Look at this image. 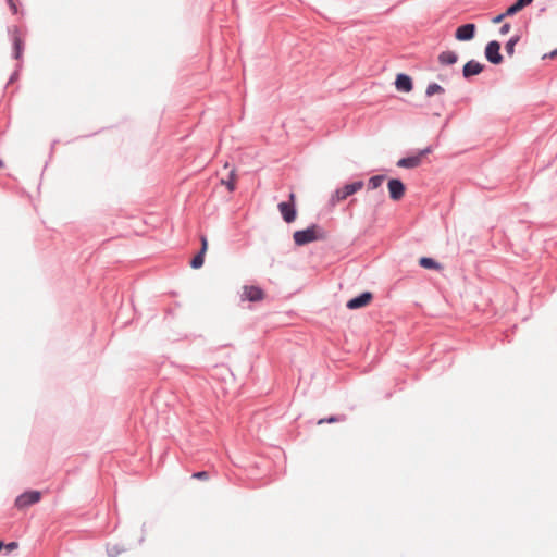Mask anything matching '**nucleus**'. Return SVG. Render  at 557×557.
Returning <instances> with one entry per match:
<instances>
[{"label": "nucleus", "mask_w": 557, "mask_h": 557, "mask_svg": "<svg viewBox=\"0 0 557 557\" xmlns=\"http://www.w3.org/2000/svg\"><path fill=\"white\" fill-rule=\"evenodd\" d=\"M385 180V176L384 175H375V176H372L369 182H368V186L369 188H372V189H376L379 188L382 183L384 182Z\"/></svg>", "instance_id": "f3484780"}, {"label": "nucleus", "mask_w": 557, "mask_h": 557, "mask_svg": "<svg viewBox=\"0 0 557 557\" xmlns=\"http://www.w3.org/2000/svg\"><path fill=\"white\" fill-rule=\"evenodd\" d=\"M327 233L318 224H312L306 230L296 231L293 239L297 246H304L312 242L324 240Z\"/></svg>", "instance_id": "f257e3e1"}, {"label": "nucleus", "mask_w": 557, "mask_h": 557, "mask_svg": "<svg viewBox=\"0 0 557 557\" xmlns=\"http://www.w3.org/2000/svg\"><path fill=\"white\" fill-rule=\"evenodd\" d=\"M533 0H517L515 3L522 10L524 7L529 5Z\"/></svg>", "instance_id": "b1692460"}, {"label": "nucleus", "mask_w": 557, "mask_h": 557, "mask_svg": "<svg viewBox=\"0 0 557 557\" xmlns=\"http://www.w3.org/2000/svg\"><path fill=\"white\" fill-rule=\"evenodd\" d=\"M443 92H444V88L436 83L430 84L425 90V94L428 97H432L435 94H443Z\"/></svg>", "instance_id": "dca6fc26"}, {"label": "nucleus", "mask_w": 557, "mask_h": 557, "mask_svg": "<svg viewBox=\"0 0 557 557\" xmlns=\"http://www.w3.org/2000/svg\"><path fill=\"white\" fill-rule=\"evenodd\" d=\"M193 478L199 479V480H208L209 479V474L206 471H200V472L194 473Z\"/></svg>", "instance_id": "4be33fe9"}, {"label": "nucleus", "mask_w": 557, "mask_h": 557, "mask_svg": "<svg viewBox=\"0 0 557 557\" xmlns=\"http://www.w3.org/2000/svg\"><path fill=\"white\" fill-rule=\"evenodd\" d=\"M41 494L38 491H29L20 495L15 500V506L18 509H24L40 500Z\"/></svg>", "instance_id": "39448f33"}, {"label": "nucleus", "mask_w": 557, "mask_h": 557, "mask_svg": "<svg viewBox=\"0 0 557 557\" xmlns=\"http://www.w3.org/2000/svg\"><path fill=\"white\" fill-rule=\"evenodd\" d=\"M363 187V182L358 181L351 184H346L344 187L338 188L335 190V193L332 195L331 201L333 205L341 202L348 198L349 196L354 195L355 193L361 190Z\"/></svg>", "instance_id": "f03ea898"}, {"label": "nucleus", "mask_w": 557, "mask_h": 557, "mask_svg": "<svg viewBox=\"0 0 557 557\" xmlns=\"http://www.w3.org/2000/svg\"><path fill=\"white\" fill-rule=\"evenodd\" d=\"M389 197L394 201L400 200L405 196L406 187L398 178H391L387 183Z\"/></svg>", "instance_id": "0eeeda50"}, {"label": "nucleus", "mask_w": 557, "mask_h": 557, "mask_svg": "<svg viewBox=\"0 0 557 557\" xmlns=\"http://www.w3.org/2000/svg\"><path fill=\"white\" fill-rule=\"evenodd\" d=\"M431 152H432V148L428 147V148L421 150L416 156H411V157H407V158H403V159L398 160L397 166L405 168V169L418 168L422 162V158Z\"/></svg>", "instance_id": "20e7f679"}, {"label": "nucleus", "mask_w": 557, "mask_h": 557, "mask_svg": "<svg viewBox=\"0 0 557 557\" xmlns=\"http://www.w3.org/2000/svg\"><path fill=\"white\" fill-rule=\"evenodd\" d=\"M235 182H236V175H235L234 170H232L230 172L227 180H224V178L221 180V184L225 185L226 188L228 189V191H231V193L235 190Z\"/></svg>", "instance_id": "2eb2a0df"}, {"label": "nucleus", "mask_w": 557, "mask_h": 557, "mask_svg": "<svg viewBox=\"0 0 557 557\" xmlns=\"http://www.w3.org/2000/svg\"><path fill=\"white\" fill-rule=\"evenodd\" d=\"M509 32H510V24H508V23L504 24V25L500 27V29H499V33H500L502 35H506V34H508Z\"/></svg>", "instance_id": "bb28decb"}, {"label": "nucleus", "mask_w": 557, "mask_h": 557, "mask_svg": "<svg viewBox=\"0 0 557 557\" xmlns=\"http://www.w3.org/2000/svg\"><path fill=\"white\" fill-rule=\"evenodd\" d=\"M519 11H521V9L517 5V3H513L504 13L506 14V16H511L518 13Z\"/></svg>", "instance_id": "aec40b11"}, {"label": "nucleus", "mask_w": 557, "mask_h": 557, "mask_svg": "<svg viewBox=\"0 0 557 557\" xmlns=\"http://www.w3.org/2000/svg\"><path fill=\"white\" fill-rule=\"evenodd\" d=\"M556 57H557V49L552 51L550 53L544 54L543 59H546V58L554 59Z\"/></svg>", "instance_id": "c85d7f7f"}, {"label": "nucleus", "mask_w": 557, "mask_h": 557, "mask_svg": "<svg viewBox=\"0 0 557 557\" xmlns=\"http://www.w3.org/2000/svg\"><path fill=\"white\" fill-rule=\"evenodd\" d=\"M505 17H506V14H505V13H502V14H499V15H497V16L493 17V18H492V22H493L494 24H498V23L503 22V20H504Z\"/></svg>", "instance_id": "cd10ccee"}, {"label": "nucleus", "mask_w": 557, "mask_h": 557, "mask_svg": "<svg viewBox=\"0 0 557 557\" xmlns=\"http://www.w3.org/2000/svg\"><path fill=\"white\" fill-rule=\"evenodd\" d=\"M485 58L493 64H499L503 61L500 54V44L496 40L490 41L485 47Z\"/></svg>", "instance_id": "423d86ee"}, {"label": "nucleus", "mask_w": 557, "mask_h": 557, "mask_svg": "<svg viewBox=\"0 0 557 557\" xmlns=\"http://www.w3.org/2000/svg\"><path fill=\"white\" fill-rule=\"evenodd\" d=\"M457 60L458 55L454 51H444L438 55L440 63L444 65L454 64Z\"/></svg>", "instance_id": "ddd939ff"}, {"label": "nucleus", "mask_w": 557, "mask_h": 557, "mask_svg": "<svg viewBox=\"0 0 557 557\" xmlns=\"http://www.w3.org/2000/svg\"><path fill=\"white\" fill-rule=\"evenodd\" d=\"M419 264L424 269L441 270L442 265L432 258L422 257L419 260Z\"/></svg>", "instance_id": "4468645a"}, {"label": "nucleus", "mask_w": 557, "mask_h": 557, "mask_svg": "<svg viewBox=\"0 0 557 557\" xmlns=\"http://www.w3.org/2000/svg\"><path fill=\"white\" fill-rule=\"evenodd\" d=\"M338 419L336 417H330L329 419H320L318 421V424H323L324 422H329V423H333V422H337Z\"/></svg>", "instance_id": "a878e982"}, {"label": "nucleus", "mask_w": 557, "mask_h": 557, "mask_svg": "<svg viewBox=\"0 0 557 557\" xmlns=\"http://www.w3.org/2000/svg\"><path fill=\"white\" fill-rule=\"evenodd\" d=\"M396 89L404 92L412 90V81L408 75L398 74L395 81Z\"/></svg>", "instance_id": "f8f14e48"}, {"label": "nucleus", "mask_w": 557, "mask_h": 557, "mask_svg": "<svg viewBox=\"0 0 557 557\" xmlns=\"http://www.w3.org/2000/svg\"><path fill=\"white\" fill-rule=\"evenodd\" d=\"M3 548V543L0 542V550Z\"/></svg>", "instance_id": "7c9ffc66"}, {"label": "nucleus", "mask_w": 557, "mask_h": 557, "mask_svg": "<svg viewBox=\"0 0 557 557\" xmlns=\"http://www.w3.org/2000/svg\"><path fill=\"white\" fill-rule=\"evenodd\" d=\"M483 65L474 60L467 62L463 66L462 74L466 78L478 75L483 71Z\"/></svg>", "instance_id": "9b49d317"}, {"label": "nucleus", "mask_w": 557, "mask_h": 557, "mask_svg": "<svg viewBox=\"0 0 557 557\" xmlns=\"http://www.w3.org/2000/svg\"><path fill=\"white\" fill-rule=\"evenodd\" d=\"M2 166V161H0V168Z\"/></svg>", "instance_id": "2f4dec72"}, {"label": "nucleus", "mask_w": 557, "mask_h": 557, "mask_svg": "<svg viewBox=\"0 0 557 557\" xmlns=\"http://www.w3.org/2000/svg\"><path fill=\"white\" fill-rule=\"evenodd\" d=\"M264 299V292L253 285H245L243 287L242 300L261 301Z\"/></svg>", "instance_id": "6e6552de"}, {"label": "nucleus", "mask_w": 557, "mask_h": 557, "mask_svg": "<svg viewBox=\"0 0 557 557\" xmlns=\"http://www.w3.org/2000/svg\"><path fill=\"white\" fill-rule=\"evenodd\" d=\"M371 299H372V294L366 292V293L361 294L360 296L350 299L347 302V308L348 309H358V308L366 307L367 305L370 304Z\"/></svg>", "instance_id": "9d476101"}, {"label": "nucleus", "mask_w": 557, "mask_h": 557, "mask_svg": "<svg viewBox=\"0 0 557 557\" xmlns=\"http://www.w3.org/2000/svg\"><path fill=\"white\" fill-rule=\"evenodd\" d=\"M18 546V544L16 542H11L7 545H3V547L8 550V552H12L14 549H16Z\"/></svg>", "instance_id": "393cba45"}, {"label": "nucleus", "mask_w": 557, "mask_h": 557, "mask_svg": "<svg viewBox=\"0 0 557 557\" xmlns=\"http://www.w3.org/2000/svg\"><path fill=\"white\" fill-rule=\"evenodd\" d=\"M205 261V253L199 252L197 256H195L190 262V265L194 269H199L202 267Z\"/></svg>", "instance_id": "6ab92c4d"}, {"label": "nucleus", "mask_w": 557, "mask_h": 557, "mask_svg": "<svg viewBox=\"0 0 557 557\" xmlns=\"http://www.w3.org/2000/svg\"><path fill=\"white\" fill-rule=\"evenodd\" d=\"M519 41V36H515L509 39V41L505 46V50L509 57H512L515 53V47L517 42Z\"/></svg>", "instance_id": "a211bd4d"}, {"label": "nucleus", "mask_w": 557, "mask_h": 557, "mask_svg": "<svg viewBox=\"0 0 557 557\" xmlns=\"http://www.w3.org/2000/svg\"><path fill=\"white\" fill-rule=\"evenodd\" d=\"M280 213L282 214L283 220L286 223H292L296 220L297 211H296V195L294 193L289 194V200L280 202L277 206Z\"/></svg>", "instance_id": "7ed1b4c3"}, {"label": "nucleus", "mask_w": 557, "mask_h": 557, "mask_svg": "<svg viewBox=\"0 0 557 557\" xmlns=\"http://www.w3.org/2000/svg\"><path fill=\"white\" fill-rule=\"evenodd\" d=\"M8 3L12 10L13 13H16L17 12V8H16V4L13 2V0H8Z\"/></svg>", "instance_id": "c756f323"}, {"label": "nucleus", "mask_w": 557, "mask_h": 557, "mask_svg": "<svg viewBox=\"0 0 557 557\" xmlns=\"http://www.w3.org/2000/svg\"><path fill=\"white\" fill-rule=\"evenodd\" d=\"M201 249L199 252L201 253H205L207 252V249H208V240H207V237L206 236H201Z\"/></svg>", "instance_id": "5701e85b"}, {"label": "nucleus", "mask_w": 557, "mask_h": 557, "mask_svg": "<svg viewBox=\"0 0 557 557\" xmlns=\"http://www.w3.org/2000/svg\"><path fill=\"white\" fill-rule=\"evenodd\" d=\"M476 27L474 24H465L456 29L455 37L457 40L467 41L471 40L475 35Z\"/></svg>", "instance_id": "1a4fd4ad"}, {"label": "nucleus", "mask_w": 557, "mask_h": 557, "mask_svg": "<svg viewBox=\"0 0 557 557\" xmlns=\"http://www.w3.org/2000/svg\"><path fill=\"white\" fill-rule=\"evenodd\" d=\"M14 47H15V57L20 58V54L22 52V41L17 37L14 40Z\"/></svg>", "instance_id": "412c9836"}]
</instances>
